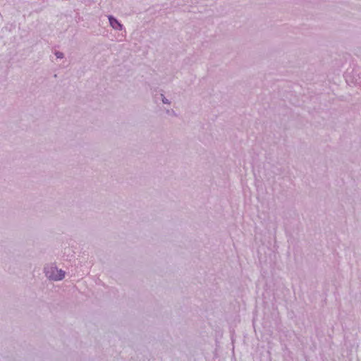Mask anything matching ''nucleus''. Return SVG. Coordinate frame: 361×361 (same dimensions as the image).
<instances>
[{"instance_id":"obj_3","label":"nucleus","mask_w":361,"mask_h":361,"mask_svg":"<svg viewBox=\"0 0 361 361\" xmlns=\"http://www.w3.org/2000/svg\"><path fill=\"white\" fill-rule=\"evenodd\" d=\"M161 101L164 104H171V102L167 98H166V97L163 94H161Z\"/></svg>"},{"instance_id":"obj_1","label":"nucleus","mask_w":361,"mask_h":361,"mask_svg":"<svg viewBox=\"0 0 361 361\" xmlns=\"http://www.w3.org/2000/svg\"><path fill=\"white\" fill-rule=\"evenodd\" d=\"M43 272L45 276L50 281H59L65 278L66 272L59 269L56 263H48L44 266Z\"/></svg>"},{"instance_id":"obj_4","label":"nucleus","mask_w":361,"mask_h":361,"mask_svg":"<svg viewBox=\"0 0 361 361\" xmlns=\"http://www.w3.org/2000/svg\"><path fill=\"white\" fill-rule=\"evenodd\" d=\"M55 56H56V58L58 59H63L64 57V54L63 53L61 52V51H56L55 52Z\"/></svg>"},{"instance_id":"obj_2","label":"nucleus","mask_w":361,"mask_h":361,"mask_svg":"<svg viewBox=\"0 0 361 361\" xmlns=\"http://www.w3.org/2000/svg\"><path fill=\"white\" fill-rule=\"evenodd\" d=\"M109 24L111 27L116 30H122L123 28V26L121 23H120L118 20L114 18L113 16H108Z\"/></svg>"}]
</instances>
